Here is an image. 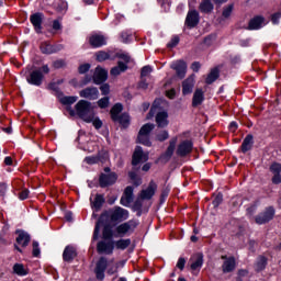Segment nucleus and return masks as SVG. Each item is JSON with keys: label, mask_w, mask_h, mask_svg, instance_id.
I'll list each match as a JSON object with an SVG mask.
<instances>
[{"label": "nucleus", "mask_w": 281, "mask_h": 281, "mask_svg": "<svg viewBox=\"0 0 281 281\" xmlns=\"http://www.w3.org/2000/svg\"><path fill=\"white\" fill-rule=\"evenodd\" d=\"M49 74V66L47 64L41 67H34L26 76V82L33 87H41L45 80V76Z\"/></svg>", "instance_id": "nucleus-1"}, {"label": "nucleus", "mask_w": 281, "mask_h": 281, "mask_svg": "<svg viewBox=\"0 0 281 281\" xmlns=\"http://www.w3.org/2000/svg\"><path fill=\"white\" fill-rule=\"evenodd\" d=\"M91 111H93V106L91 105V102L87 100H79L75 105V115H78V117L83 122H87V124L93 122V114H91Z\"/></svg>", "instance_id": "nucleus-2"}, {"label": "nucleus", "mask_w": 281, "mask_h": 281, "mask_svg": "<svg viewBox=\"0 0 281 281\" xmlns=\"http://www.w3.org/2000/svg\"><path fill=\"white\" fill-rule=\"evenodd\" d=\"M115 58H120L121 60H119L116 66L112 67L110 70V76H114V78L122 74H126V71H128V64H131L132 60L131 55L124 53H116Z\"/></svg>", "instance_id": "nucleus-3"}, {"label": "nucleus", "mask_w": 281, "mask_h": 281, "mask_svg": "<svg viewBox=\"0 0 281 281\" xmlns=\"http://www.w3.org/2000/svg\"><path fill=\"white\" fill-rule=\"evenodd\" d=\"M139 227V220H130L115 227V232L120 238H124L126 234H133Z\"/></svg>", "instance_id": "nucleus-4"}, {"label": "nucleus", "mask_w": 281, "mask_h": 281, "mask_svg": "<svg viewBox=\"0 0 281 281\" xmlns=\"http://www.w3.org/2000/svg\"><path fill=\"white\" fill-rule=\"evenodd\" d=\"M104 225H111V213L109 211H103L95 222L92 235L93 243L100 239V227H104Z\"/></svg>", "instance_id": "nucleus-5"}, {"label": "nucleus", "mask_w": 281, "mask_h": 281, "mask_svg": "<svg viewBox=\"0 0 281 281\" xmlns=\"http://www.w3.org/2000/svg\"><path fill=\"white\" fill-rule=\"evenodd\" d=\"M15 234L18 237L15 238L16 244H14L13 247L15 251H19V254H23V249H21V247H24V248L27 247V245H30L32 240V236H30L27 232L21 228H18L15 231Z\"/></svg>", "instance_id": "nucleus-6"}, {"label": "nucleus", "mask_w": 281, "mask_h": 281, "mask_svg": "<svg viewBox=\"0 0 281 281\" xmlns=\"http://www.w3.org/2000/svg\"><path fill=\"white\" fill-rule=\"evenodd\" d=\"M276 217V207L268 206L263 210V212H260L258 215L255 216V223L257 225H267V223H271L273 218Z\"/></svg>", "instance_id": "nucleus-7"}, {"label": "nucleus", "mask_w": 281, "mask_h": 281, "mask_svg": "<svg viewBox=\"0 0 281 281\" xmlns=\"http://www.w3.org/2000/svg\"><path fill=\"white\" fill-rule=\"evenodd\" d=\"M65 46L63 44H52L48 41L42 42L40 44V52L46 56H52V54H58V52H63Z\"/></svg>", "instance_id": "nucleus-8"}, {"label": "nucleus", "mask_w": 281, "mask_h": 281, "mask_svg": "<svg viewBox=\"0 0 281 281\" xmlns=\"http://www.w3.org/2000/svg\"><path fill=\"white\" fill-rule=\"evenodd\" d=\"M106 269H109V259L106 257L101 256L94 267V274L97 280L102 281L105 278Z\"/></svg>", "instance_id": "nucleus-9"}, {"label": "nucleus", "mask_w": 281, "mask_h": 281, "mask_svg": "<svg viewBox=\"0 0 281 281\" xmlns=\"http://www.w3.org/2000/svg\"><path fill=\"white\" fill-rule=\"evenodd\" d=\"M119 176L116 172L104 173L101 172L99 175V187L100 188H111V186H115L117 183Z\"/></svg>", "instance_id": "nucleus-10"}, {"label": "nucleus", "mask_w": 281, "mask_h": 281, "mask_svg": "<svg viewBox=\"0 0 281 281\" xmlns=\"http://www.w3.org/2000/svg\"><path fill=\"white\" fill-rule=\"evenodd\" d=\"M179 142V137L173 136L169 140V146L167 147L166 151L162 153L159 157L161 164H168L172 159V155H175V150L177 149V143Z\"/></svg>", "instance_id": "nucleus-11"}, {"label": "nucleus", "mask_w": 281, "mask_h": 281, "mask_svg": "<svg viewBox=\"0 0 281 281\" xmlns=\"http://www.w3.org/2000/svg\"><path fill=\"white\" fill-rule=\"evenodd\" d=\"M115 249V241L114 240H100L97 244V252L99 256L105 255L111 256Z\"/></svg>", "instance_id": "nucleus-12"}, {"label": "nucleus", "mask_w": 281, "mask_h": 281, "mask_svg": "<svg viewBox=\"0 0 281 281\" xmlns=\"http://www.w3.org/2000/svg\"><path fill=\"white\" fill-rule=\"evenodd\" d=\"M43 21H45V14L43 12H35L30 15V22L36 34H43Z\"/></svg>", "instance_id": "nucleus-13"}, {"label": "nucleus", "mask_w": 281, "mask_h": 281, "mask_svg": "<svg viewBox=\"0 0 281 281\" xmlns=\"http://www.w3.org/2000/svg\"><path fill=\"white\" fill-rule=\"evenodd\" d=\"M193 149L194 143L191 139H184L178 145L176 155H178V157H188Z\"/></svg>", "instance_id": "nucleus-14"}, {"label": "nucleus", "mask_w": 281, "mask_h": 281, "mask_svg": "<svg viewBox=\"0 0 281 281\" xmlns=\"http://www.w3.org/2000/svg\"><path fill=\"white\" fill-rule=\"evenodd\" d=\"M199 23H201V15L199 14V11L189 10L184 20V25L189 30H194Z\"/></svg>", "instance_id": "nucleus-15"}, {"label": "nucleus", "mask_w": 281, "mask_h": 281, "mask_svg": "<svg viewBox=\"0 0 281 281\" xmlns=\"http://www.w3.org/2000/svg\"><path fill=\"white\" fill-rule=\"evenodd\" d=\"M145 161H148V154L144 153V148H142V146H136L132 155L133 168L139 166V164H144Z\"/></svg>", "instance_id": "nucleus-16"}, {"label": "nucleus", "mask_w": 281, "mask_h": 281, "mask_svg": "<svg viewBox=\"0 0 281 281\" xmlns=\"http://www.w3.org/2000/svg\"><path fill=\"white\" fill-rule=\"evenodd\" d=\"M128 218V210L122 209V206H115L114 211L110 213L111 223H122Z\"/></svg>", "instance_id": "nucleus-17"}, {"label": "nucleus", "mask_w": 281, "mask_h": 281, "mask_svg": "<svg viewBox=\"0 0 281 281\" xmlns=\"http://www.w3.org/2000/svg\"><path fill=\"white\" fill-rule=\"evenodd\" d=\"M109 80V70L102 66H97L93 72V85H104Z\"/></svg>", "instance_id": "nucleus-18"}, {"label": "nucleus", "mask_w": 281, "mask_h": 281, "mask_svg": "<svg viewBox=\"0 0 281 281\" xmlns=\"http://www.w3.org/2000/svg\"><path fill=\"white\" fill-rule=\"evenodd\" d=\"M135 188L133 186H127L124 189L123 195L121 196L120 203L124 207H128L131 203H133V200L135 199Z\"/></svg>", "instance_id": "nucleus-19"}, {"label": "nucleus", "mask_w": 281, "mask_h": 281, "mask_svg": "<svg viewBox=\"0 0 281 281\" xmlns=\"http://www.w3.org/2000/svg\"><path fill=\"white\" fill-rule=\"evenodd\" d=\"M157 192V182L155 180H150L148 187L140 191L139 198L142 201H150L155 193Z\"/></svg>", "instance_id": "nucleus-20"}, {"label": "nucleus", "mask_w": 281, "mask_h": 281, "mask_svg": "<svg viewBox=\"0 0 281 281\" xmlns=\"http://www.w3.org/2000/svg\"><path fill=\"white\" fill-rule=\"evenodd\" d=\"M59 102L66 106V111L69 112L70 117H76V110L71 109V104H76V102H78V97L65 95L59 99Z\"/></svg>", "instance_id": "nucleus-21"}, {"label": "nucleus", "mask_w": 281, "mask_h": 281, "mask_svg": "<svg viewBox=\"0 0 281 281\" xmlns=\"http://www.w3.org/2000/svg\"><path fill=\"white\" fill-rule=\"evenodd\" d=\"M222 260H224L222 265V271L223 273H232L236 270V257L231 256L227 257V255L222 256Z\"/></svg>", "instance_id": "nucleus-22"}, {"label": "nucleus", "mask_w": 281, "mask_h": 281, "mask_svg": "<svg viewBox=\"0 0 281 281\" xmlns=\"http://www.w3.org/2000/svg\"><path fill=\"white\" fill-rule=\"evenodd\" d=\"M76 258H78V250H76V247H74L72 245L66 246L63 251L64 262L71 265V262H74V260H76Z\"/></svg>", "instance_id": "nucleus-23"}, {"label": "nucleus", "mask_w": 281, "mask_h": 281, "mask_svg": "<svg viewBox=\"0 0 281 281\" xmlns=\"http://www.w3.org/2000/svg\"><path fill=\"white\" fill-rule=\"evenodd\" d=\"M80 98L85 100H98L100 98V90L95 87H87L79 92Z\"/></svg>", "instance_id": "nucleus-24"}, {"label": "nucleus", "mask_w": 281, "mask_h": 281, "mask_svg": "<svg viewBox=\"0 0 281 281\" xmlns=\"http://www.w3.org/2000/svg\"><path fill=\"white\" fill-rule=\"evenodd\" d=\"M89 45L92 47V49L104 47V45H106V37H104L102 34H92L89 37Z\"/></svg>", "instance_id": "nucleus-25"}, {"label": "nucleus", "mask_w": 281, "mask_h": 281, "mask_svg": "<svg viewBox=\"0 0 281 281\" xmlns=\"http://www.w3.org/2000/svg\"><path fill=\"white\" fill-rule=\"evenodd\" d=\"M270 172H272L271 181L273 186H280L281 183V164L280 162H272L270 165Z\"/></svg>", "instance_id": "nucleus-26"}, {"label": "nucleus", "mask_w": 281, "mask_h": 281, "mask_svg": "<svg viewBox=\"0 0 281 281\" xmlns=\"http://www.w3.org/2000/svg\"><path fill=\"white\" fill-rule=\"evenodd\" d=\"M171 69L176 71L180 80H183V78H186V71L188 69V65L183 60H179L176 64L171 65Z\"/></svg>", "instance_id": "nucleus-27"}, {"label": "nucleus", "mask_w": 281, "mask_h": 281, "mask_svg": "<svg viewBox=\"0 0 281 281\" xmlns=\"http://www.w3.org/2000/svg\"><path fill=\"white\" fill-rule=\"evenodd\" d=\"M104 203H106V199H104V194L97 193L94 195V201H91L90 199V205L94 212H100Z\"/></svg>", "instance_id": "nucleus-28"}, {"label": "nucleus", "mask_w": 281, "mask_h": 281, "mask_svg": "<svg viewBox=\"0 0 281 281\" xmlns=\"http://www.w3.org/2000/svg\"><path fill=\"white\" fill-rule=\"evenodd\" d=\"M205 102V92H203V89L198 88L195 89L192 98V106L193 109H196V106H201Z\"/></svg>", "instance_id": "nucleus-29"}, {"label": "nucleus", "mask_w": 281, "mask_h": 281, "mask_svg": "<svg viewBox=\"0 0 281 281\" xmlns=\"http://www.w3.org/2000/svg\"><path fill=\"white\" fill-rule=\"evenodd\" d=\"M265 25V16L262 15H255L252 19H250L248 23V30H262V26Z\"/></svg>", "instance_id": "nucleus-30"}, {"label": "nucleus", "mask_w": 281, "mask_h": 281, "mask_svg": "<svg viewBox=\"0 0 281 281\" xmlns=\"http://www.w3.org/2000/svg\"><path fill=\"white\" fill-rule=\"evenodd\" d=\"M156 124L158 128L168 127L170 121H168V113L166 111H161L156 114Z\"/></svg>", "instance_id": "nucleus-31"}, {"label": "nucleus", "mask_w": 281, "mask_h": 281, "mask_svg": "<svg viewBox=\"0 0 281 281\" xmlns=\"http://www.w3.org/2000/svg\"><path fill=\"white\" fill-rule=\"evenodd\" d=\"M194 91V78L189 77L182 81V95H190Z\"/></svg>", "instance_id": "nucleus-32"}, {"label": "nucleus", "mask_w": 281, "mask_h": 281, "mask_svg": "<svg viewBox=\"0 0 281 281\" xmlns=\"http://www.w3.org/2000/svg\"><path fill=\"white\" fill-rule=\"evenodd\" d=\"M268 265H269V259L266 256L260 255L257 258V261L255 263L256 273H262V271H265V269H267Z\"/></svg>", "instance_id": "nucleus-33"}, {"label": "nucleus", "mask_w": 281, "mask_h": 281, "mask_svg": "<svg viewBox=\"0 0 281 281\" xmlns=\"http://www.w3.org/2000/svg\"><path fill=\"white\" fill-rule=\"evenodd\" d=\"M251 148H254V135L248 134V135H246V137L244 138V140L241 143L240 150L244 155H246V153H249V150H251Z\"/></svg>", "instance_id": "nucleus-34"}, {"label": "nucleus", "mask_w": 281, "mask_h": 281, "mask_svg": "<svg viewBox=\"0 0 281 281\" xmlns=\"http://www.w3.org/2000/svg\"><path fill=\"white\" fill-rule=\"evenodd\" d=\"M217 78H221V69H218V67H214L211 69V71L206 76L205 83L214 85V82H216Z\"/></svg>", "instance_id": "nucleus-35"}, {"label": "nucleus", "mask_w": 281, "mask_h": 281, "mask_svg": "<svg viewBox=\"0 0 281 281\" xmlns=\"http://www.w3.org/2000/svg\"><path fill=\"white\" fill-rule=\"evenodd\" d=\"M199 10L202 14H212L214 12V3H212V0H202Z\"/></svg>", "instance_id": "nucleus-36"}, {"label": "nucleus", "mask_w": 281, "mask_h": 281, "mask_svg": "<svg viewBox=\"0 0 281 281\" xmlns=\"http://www.w3.org/2000/svg\"><path fill=\"white\" fill-rule=\"evenodd\" d=\"M112 122H117L123 128H128L131 125V116L127 113H122L116 116V120H112Z\"/></svg>", "instance_id": "nucleus-37"}, {"label": "nucleus", "mask_w": 281, "mask_h": 281, "mask_svg": "<svg viewBox=\"0 0 281 281\" xmlns=\"http://www.w3.org/2000/svg\"><path fill=\"white\" fill-rule=\"evenodd\" d=\"M113 236H115V233L113 232V225L105 224L103 226V231H102V239L103 240H113Z\"/></svg>", "instance_id": "nucleus-38"}, {"label": "nucleus", "mask_w": 281, "mask_h": 281, "mask_svg": "<svg viewBox=\"0 0 281 281\" xmlns=\"http://www.w3.org/2000/svg\"><path fill=\"white\" fill-rule=\"evenodd\" d=\"M137 170H139V168H135L133 167L132 171H128L127 177L131 181H133V184L138 188V186H142V177H139L137 175Z\"/></svg>", "instance_id": "nucleus-39"}, {"label": "nucleus", "mask_w": 281, "mask_h": 281, "mask_svg": "<svg viewBox=\"0 0 281 281\" xmlns=\"http://www.w3.org/2000/svg\"><path fill=\"white\" fill-rule=\"evenodd\" d=\"M124 111V105L122 103H115L110 110L111 120H117V116L122 115Z\"/></svg>", "instance_id": "nucleus-40"}, {"label": "nucleus", "mask_w": 281, "mask_h": 281, "mask_svg": "<svg viewBox=\"0 0 281 281\" xmlns=\"http://www.w3.org/2000/svg\"><path fill=\"white\" fill-rule=\"evenodd\" d=\"M203 267V254L199 252L196 255L195 260L191 263L190 269L191 271H201Z\"/></svg>", "instance_id": "nucleus-41"}, {"label": "nucleus", "mask_w": 281, "mask_h": 281, "mask_svg": "<svg viewBox=\"0 0 281 281\" xmlns=\"http://www.w3.org/2000/svg\"><path fill=\"white\" fill-rule=\"evenodd\" d=\"M170 138V133L167 130H160L155 132V140L156 142H166Z\"/></svg>", "instance_id": "nucleus-42"}, {"label": "nucleus", "mask_w": 281, "mask_h": 281, "mask_svg": "<svg viewBox=\"0 0 281 281\" xmlns=\"http://www.w3.org/2000/svg\"><path fill=\"white\" fill-rule=\"evenodd\" d=\"M143 207H144V200L140 199H137L135 200L133 206H132V210L133 212H136V216H142L143 214Z\"/></svg>", "instance_id": "nucleus-43"}, {"label": "nucleus", "mask_w": 281, "mask_h": 281, "mask_svg": "<svg viewBox=\"0 0 281 281\" xmlns=\"http://www.w3.org/2000/svg\"><path fill=\"white\" fill-rule=\"evenodd\" d=\"M153 131H155V124L146 123L140 127L138 135L149 136Z\"/></svg>", "instance_id": "nucleus-44"}, {"label": "nucleus", "mask_w": 281, "mask_h": 281, "mask_svg": "<svg viewBox=\"0 0 281 281\" xmlns=\"http://www.w3.org/2000/svg\"><path fill=\"white\" fill-rule=\"evenodd\" d=\"M13 273L23 278L24 276H27L29 272L23 263H15L13 265Z\"/></svg>", "instance_id": "nucleus-45"}, {"label": "nucleus", "mask_w": 281, "mask_h": 281, "mask_svg": "<svg viewBox=\"0 0 281 281\" xmlns=\"http://www.w3.org/2000/svg\"><path fill=\"white\" fill-rule=\"evenodd\" d=\"M114 245H115L116 249H121L122 251H124V249H128V247H131V238L119 239V240L114 241Z\"/></svg>", "instance_id": "nucleus-46"}, {"label": "nucleus", "mask_w": 281, "mask_h": 281, "mask_svg": "<svg viewBox=\"0 0 281 281\" xmlns=\"http://www.w3.org/2000/svg\"><path fill=\"white\" fill-rule=\"evenodd\" d=\"M111 55L104 50H99L95 54V60L97 63H104V60H110Z\"/></svg>", "instance_id": "nucleus-47"}, {"label": "nucleus", "mask_w": 281, "mask_h": 281, "mask_svg": "<svg viewBox=\"0 0 281 281\" xmlns=\"http://www.w3.org/2000/svg\"><path fill=\"white\" fill-rule=\"evenodd\" d=\"M121 43L128 44L133 41V33L131 31H123L120 34Z\"/></svg>", "instance_id": "nucleus-48"}, {"label": "nucleus", "mask_w": 281, "mask_h": 281, "mask_svg": "<svg viewBox=\"0 0 281 281\" xmlns=\"http://www.w3.org/2000/svg\"><path fill=\"white\" fill-rule=\"evenodd\" d=\"M138 144H142L143 146H147L148 148H150V146H153V142H150V137L146 136V135H140L138 134Z\"/></svg>", "instance_id": "nucleus-49"}, {"label": "nucleus", "mask_w": 281, "mask_h": 281, "mask_svg": "<svg viewBox=\"0 0 281 281\" xmlns=\"http://www.w3.org/2000/svg\"><path fill=\"white\" fill-rule=\"evenodd\" d=\"M97 104H98L99 109H109V104H111V98L103 97L98 100Z\"/></svg>", "instance_id": "nucleus-50"}, {"label": "nucleus", "mask_w": 281, "mask_h": 281, "mask_svg": "<svg viewBox=\"0 0 281 281\" xmlns=\"http://www.w3.org/2000/svg\"><path fill=\"white\" fill-rule=\"evenodd\" d=\"M158 5L164 10V12H168L170 10V5L172 3L171 0H157Z\"/></svg>", "instance_id": "nucleus-51"}, {"label": "nucleus", "mask_w": 281, "mask_h": 281, "mask_svg": "<svg viewBox=\"0 0 281 281\" xmlns=\"http://www.w3.org/2000/svg\"><path fill=\"white\" fill-rule=\"evenodd\" d=\"M100 91H101V95H109V93H111V85L103 82L100 85L99 87Z\"/></svg>", "instance_id": "nucleus-52"}, {"label": "nucleus", "mask_w": 281, "mask_h": 281, "mask_svg": "<svg viewBox=\"0 0 281 281\" xmlns=\"http://www.w3.org/2000/svg\"><path fill=\"white\" fill-rule=\"evenodd\" d=\"M232 12H234V4H228L223 9L222 16L224 19H229V16H232Z\"/></svg>", "instance_id": "nucleus-53"}, {"label": "nucleus", "mask_w": 281, "mask_h": 281, "mask_svg": "<svg viewBox=\"0 0 281 281\" xmlns=\"http://www.w3.org/2000/svg\"><path fill=\"white\" fill-rule=\"evenodd\" d=\"M32 245H33V250H32L33 258H41V247L38 245V241L34 240Z\"/></svg>", "instance_id": "nucleus-54"}, {"label": "nucleus", "mask_w": 281, "mask_h": 281, "mask_svg": "<svg viewBox=\"0 0 281 281\" xmlns=\"http://www.w3.org/2000/svg\"><path fill=\"white\" fill-rule=\"evenodd\" d=\"M90 82H93V75L86 74L80 81V87H87V85H90Z\"/></svg>", "instance_id": "nucleus-55"}, {"label": "nucleus", "mask_w": 281, "mask_h": 281, "mask_svg": "<svg viewBox=\"0 0 281 281\" xmlns=\"http://www.w3.org/2000/svg\"><path fill=\"white\" fill-rule=\"evenodd\" d=\"M223 203V193L218 192L212 201L213 207H218Z\"/></svg>", "instance_id": "nucleus-56"}, {"label": "nucleus", "mask_w": 281, "mask_h": 281, "mask_svg": "<svg viewBox=\"0 0 281 281\" xmlns=\"http://www.w3.org/2000/svg\"><path fill=\"white\" fill-rule=\"evenodd\" d=\"M281 11L271 14V23L272 25H280Z\"/></svg>", "instance_id": "nucleus-57"}, {"label": "nucleus", "mask_w": 281, "mask_h": 281, "mask_svg": "<svg viewBox=\"0 0 281 281\" xmlns=\"http://www.w3.org/2000/svg\"><path fill=\"white\" fill-rule=\"evenodd\" d=\"M54 69H63L64 67H67V61L65 59H56L53 61Z\"/></svg>", "instance_id": "nucleus-58"}, {"label": "nucleus", "mask_w": 281, "mask_h": 281, "mask_svg": "<svg viewBox=\"0 0 281 281\" xmlns=\"http://www.w3.org/2000/svg\"><path fill=\"white\" fill-rule=\"evenodd\" d=\"M89 69H91V64H89V63L81 64L78 67V74L85 75V74H87L89 71Z\"/></svg>", "instance_id": "nucleus-59"}, {"label": "nucleus", "mask_w": 281, "mask_h": 281, "mask_svg": "<svg viewBox=\"0 0 281 281\" xmlns=\"http://www.w3.org/2000/svg\"><path fill=\"white\" fill-rule=\"evenodd\" d=\"M149 74H153V67L150 65L144 66L140 69V78H146Z\"/></svg>", "instance_id": "nucleus-60"}, {"label": "nucleus", "mask_w": 281, "mask_h": 281, "mask_svg": "<svg viewBox=\"0 0 281 281\" xmlns=\"http://www.w3.org/2000/svg\"><path fill=\"white\" fill-rule=\"evenodd\" d=\"M86 164H88V166H93L95 164H100L98 156H87L85 158Z\"/></svg>", "instance_id": "nucleus-61"}, {"label": "nucleus", "mask_w": 281, "mask_h": 281, "mask_svg": "<svg viewBox=\"0 0 281 281\" xmlns=\"http://www.w3.org/2000/svg\"><path fill=\"white\" fill-rule=\"evenodd\" d=\"M97 159H99V164H104V161H106V159H109V153L99 151L97 155Z\"/></svg>", "instance_id": "nucleus-62"}, {"label": "nucleus", "mask_w": 281, "mask_h": 281, "mask_svg": "<svg viewBox=\"0 0 281 281\" xmlns=\"http://www.w3.org/2000/svg\"><path fill=\"white\" fill-rule=\"evenodd\" d=\"M5 194H8V184L5 182H0V198L5 199Z\"/></svg>", "instance_id": "nucleus-63"}, {"label": "nucleus", "mask_w": 281, "mask_h": 281, "mask_svg": "<svg viewBox=\"0 0 281 281\" xmlns=\"http://www.w3.org/2000/svg\"><path fill=\"white\" fill-rule=\"evenodd\" d=\"M92 126H94V128L97 130V131H100V128H102V120H100V117H95V119H93L92 117Z\"/></svg>", "instance_id": "nucleus-64"}]
</instances>
